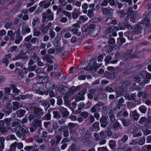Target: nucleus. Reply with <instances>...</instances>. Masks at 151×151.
<instances>
[{"label":"nucleus","mask_w":151,"mask_h":151,"mask_svg":"<svg viewBox=\"0 0 151 151\" xmlns=\"http://www.w3.org/2000/svg\"><path fill=\"white\" fill-rule=\"evenodd\" d=\"M142 24V22H140L134 28V31H132V33L135 34H138L141 33V31L144 26L143 24H145L146 27H151V22H150V19L148 18H146L144 19Z\"/></svg>","instance_id":"f257e3e1"},{"label":"nucleus","mask_w":151,"mask_h":151,"mask_svg":"<svg viewBox=\"0 0 151 151\" xmlns=\"http://www.w3.org/2000/svg\"><path fill=\"white\" fill-rule=\"evenodd\" d=\"M89 29L91 31V34L93 36L95 37L97 35L100 29L99 25L91 24L89 25Z\"/></svg>","instance_id":"f03ea898"},{"label":"nucleus","mask_w":151,"mask_h":151,"mask_svg":"<svg viewBox=\"0 0 151 151\" xmlns=\"http://www.w3.org/2000/svg\"><path fill=\"white\" fill-rule=\"evenodd\" d=\"M140 75L141 78H144L142 83L143 84H147L150 82L151 80V73L144 70L140 72Z\"/></svg>","instance_id":"7ed1b4c3"},{"label":"nucleus","mask_w":151,"mask_h":151,"mask_svg":"<svg viewBox=\"0 0 151 151\" xmlns=\"http://www.w3.org/2000/svg\"><path fill=\"white\" fill-rule=\"evenodd\" d=\"M41 84L40 83H36L33 86L32 89L33 90L37 93H38L41 95L44 94V92L40 90V88L41 87Z\"/></svg>","instance_id":"20e7f679"},{"label":"nucleus","mask_w":151,"mask_h":151,"mask_svg":"<svg viewBox=\"0 0 151 151\" xmlns=\"http://www.w3.org/2000/svg\"><path fill=\"white\" fill-rule=\"evenodd\" d=\"M42 110H43L40 107H36L34 108V113L37 116L38 119L40 118V116L44 114Z\"/></svg>","instance_id":"39448f33"},{"label":"nucleus","mask_w":151,"mask_h":151,"mask_svg":"<svg viewBox=\"0 0 151 151\" xmlns=\"http://www.w3.org/2000/svg\"><path fill=\"white\" fill-rule=\"evenodd\" d=\"M17 147L19 149L22 148L23 147V143L22 142L19 143L16 142L11 145L10 146V149L12 150H14L16 149Z\"/></svg>","instance_id":"423d86ee"},{"label":"nucleus","mask_w":151,"mask_h":151,"mask_svg":"<svg viewBox=\"0 0 151 151\" xmlns=\"http://www.w3.org/2000/svg\"><path fill=\"white\" fill-rule=\"evenodd\" d=\"M48 19V20L50 21H52L54 19L53 14L52 13L51 14L48 15L46 13L43 12L42 13V22L43 23L45 22L47 19Z\"/></svg>","instance_id":"0eeeda50"},{"label":"nucleus","mask_w":151,"mask_h":151,"mask_svg":"<svg viewBox=\"0 0 151 151\" xmlns=\"http://www.w3.org/2000/svg\"><path fill=\"white\" fill-rule=\"evenodd\" d=\"M58 91L63 94H67L69 91V88L63 85H60L58 87Z\"/></svg>","instance_id":"6e6552de"},{"label":"nucleus","mask_w":151,"mask_h":151,"mask_svg":"<svg viewBox=\"0 0 151 151\" xmlns=\"http://www.w3.org/2000/svg\"><path fill=\"white\" fill-rule=\"evenodd\" d=\"M28 57V56H26L25 53L21 52L19 53L15 58H13V60L14 61L21 59H26Z\"/></svg>","instance_id":"1a4fd4ad"},{"label":"nucleus","mask_w":151,"mask_h":151,"mask_svg":"<svg viewBox=\"0 0 151 151\" xmlns=\"http://www.w3.org/2000/svg\"><path fill=\"white\" fill-rule=\"evenodd\" d=\"M31 32V29L27 25H23L22 29V32L23 35H25Z\"/></svg>","instance_id":"9d476101"},{"label":"nucleus","mask_w":151,"mask_h":151,"mask_svg":"<svg viewBox=\"0 0 151 151\" xmlns=\"http://www.w3.org/2000/svg\"><path fill=\"white\" fill-rule=\"evenodd\" d=\"M101 10L103 11V14L105 15H110L112 14L113 10L112 9H109L106 8L102 7Z\"/></svg>","instance_id":"9b49d317"},{"label":"nucleus","mask_w":151,"mask_h":151,"mask_svg":"<svg viewBox=\"0 0 151 151\" xmlns=\"http://www.w3.org/2000/svg\"><path fill=\"white\" fill-rule=\"evenodd\" d=\"M59 109L60 111L62 116L63 117H66L69 115V113L65 108L60 107L59 108Z\"/></svg>","instance_id":"f8f14e48"},{"label":"nucleus","mask_w":151,"mask_h":151,"mask_svg":"<svg viewBox=\"0 0 151 151\" xmlns=\"http://www.w3.org/2000/svg\"><path fill=\"white\" fill-rule=\"evenodd\" d=\"M72 13V18L74 19H77L80 14L79 10L78 9L75 8L74 9Z\"/></svg>","instance_id":"ddd939ff"},{"label":"nucleus","mask_w":151,"mask_h":151,"mask_svg":"<svg viewBox=\"0 0 151 151\" xmlns=\"http://www.w3.org/2000/svg\"><path fill=\"white\" fill-rule=\"evenodd\" d=\"M39 6H41L43 9L48 8L50 5V3H47L46 1H41L39 3Z\"/></svg>","instance_id":"4468645a"},{"label":"nucleus","mask_w":151,"mask_h":151,"mask_svg":"<svg viewBox=\"0 0 151 151\" xmlns=\"http://www.w3.org/2000/svg\"><path fill=\"white\" fill-rule=\"evenodd\" d=\"M135 35L136 34L132 33V31L131 32H127L125 33L124 34V35L126 36L129 40H132L135 39V38L133 36V35Z\"/></svg>","instance_id":"2eb2a0df"},{"label":"nucleus","mask_w":151,"mask_h":151,"mask_svg":"<svg viewBox=\"0 0 151 151\" xmlns=\"http://www.w3.org/2000/svg\"><path fill=\"white\" fill-rule=\"evenodd\" d=\"M26 112V111L24 110L20 109L16 111V114L18 117H21L24 115Z\"/></svg>","instance_id":"dca6fc26"},{"label":"nucleus","mask_w":151,"mask_h":151,"mask_svg":"<svg viewBox=\"0 0 151 151\" xmlns=\"http://www.w3.org/2000/svg\"><path fill=\"white\" fill-rule=\"evenodd\" d=\"M20 103L18 102H13L12 103V109L16 110L20 108Z\"/></svg>","instance_id":"f3484780"},{"label":"nucleus","mask_w":151,"mask_h":151,"mask_svg":"<svg viewBox=\"0 0 151 151\" xmlns=\"http://www.w3.org/2000/svg\"><path fill=\"white\" fill-rule=\"evenodd\" d=\"M11 88L13 89V92L14 93H18L20 92V90L17 88L16 86L14 84H12L10 86Z\"/></svg>","instance_id":"a211bd4d"},{"label":"nucleus","mask_w":151,"mask_h":151,"mask_svg":"<svg viewBox=\"0 0 151 151\" xmlns=\"http://www.w3.org/2000/svg\"><path fill=\"white\" fill-rule=\"evenodd\" d=\"M128 114L127 112L126 111H122L118 112L117 114V116L118 117H120L122 115L124 116L127 117L128 116Z\"/></svg>","instance_id":"6ab92c4d"},{"label":"nucleus","mask_w":151,"mask_h":151,"mask_svg":"<svg viewBox=\"0 0 151 151\" xmlns=\"http://www.w3.org/2000/svg\"><path fill=\"white\" fill-rule=\"evenodd\" d=\"M52 23L50 22H49L46 26L44 27L42 31L44 33H46L52 26Z\"/></svg>","instance_id":"aec40b11"},{"label":"nucleus","mask_w":151,"mask_h":151,"mask_svg":"<svg viewBox=\"0 0 151 151\" xmlns=\"http://www.w3.org/2000/svg\"><path fill=\"white\" fill-rule=\"evenodd\" d=\"M78 109L76 111L77 113H80L81 111V109L83 108L84 106V104L83 102H81L78 104Z\"/></svg>","instance_id":"412c9836"},{"label":"nucleus","mask_w":151,"mask_h":151,"mask_svg":"<svg viewBox=\"0 0 151 151\" xmlns=\"http://www.w3.org/2000/svg\"><path fill=\"white\" fill-rule=\"evenodd\" d=\"M140 72L134 76L133 80L135 83H138L140 81L141 77L140 75Z\"/></svg>","instance_id":"4be33fe9"},{"label":"nucleus","mask_w":151,"mask_h":151,"mask_svg":"<svg viewBox=\"0 0 151 151\" xmlns=\"http://www.w3.org/2000/svg\"><path fill=\"white\" fill-rule=\"evenodd\" d=\"M7 35L10 37V40H13L15 38V34L12 30L8 31Z\"/></svg>","instance_id":"5701e85b"},{"label":"nucleus","mask_w":151,"mask_h":151,"mask_svg":"<svg viewBox=\"0 0 151 151\" xmlns=\"http://www.w3.org/2000/svg\"><path fill=\"white\" fill-rule=\"evenodd\" d=\"M21 123L22 121L20 119H18L12 123V126L14 127H17L16 128L19 127L20 126V124Z\"/></svg>","instance_id":"b1692460"},{"label":"nucleus","mask_w":151,"mask_h":151,"mask_svg":"<svg viewBox=\"0 0 151 151\" xmlns=\"http://www.w3.org/2000/svg\"><path fill=\"white\" fill-rule=\"evenodd\" d=\"M151 149V145H144L141 148V151H150Z\"/></svg>","instance_id":"393cba45"},{"label":"nucleus","mask_w":151,"mask_h":151,"mask_svg":"<svg viewBox=\"0 0 151 151\" xmlns=\"http://www.w3.org/2000/svg\"><path fill=\"white\" fill-rule=\"evenodd\" d=\"M17 39L15 41V42L16 44H19L23 39V37L21 35H16Z\"/></svg>","instance_id":"a878e982"},{"label":"nucleus","mask_w":151,"mask_h":151,"mask_svg":"<svg viewBox=\"0 0 151 151\" xmlns=\"http://www.w3.org/2000/svg\"><path fill=\"white\" fill-rule=\"evenodd\" d=\"M109 145L111 149H114L116 145V142L114 140H111L109 142Z\"/></svg>","instance_id":"bb28decb"},{"label":"nucleus","mask_w":151,"mask_h":151,"mask_svg":"<svg viewBox=\"0 0 151 151\" xmlns=\"http://www.w3.org/2000/svg\"><path fill=\"white\" fill-rule=\"evenodd\" d=\"M102 19L101 16H100L98 17L94 18L92 19V20L94 23H97L101 22Z\"/></svg>","instance_id":"cd10ccee"},{"label":"nucleus","mask_w":151,"mask_h":151,"mask_svg":"<svg viewBox=\"0 0 151 151\" xmlns=\"http://www.w3.org/2000/svg\"><path fill=\"white\" fill-rule=\"evenodd\" d=\"M131 115L132 116L134 119L135 120H137L139 117V115L135 111H133Z\"/></svg>","instance_id":"c85d7f7f"},{"label":"nucleus","mask_w":151,"mask_h":151,"mask_svg":"<svg viewBox=\"0 0 151 151\" xmlns=\"http://www.w3.org/2000/svg\"><path fill=\"white\" fill-rule=\"evenodd\" d=\"M53 116L54 118L57 119L60 118L61 116L60 113L57 111H54L53 112Z\"/></svg>","instance_id":"c756f323"},{"label":"nucleus","mask_w":151,"mask_h":151,"mask_svg":"<svg viewBox=\"0 0 151 151\" xmlns=\"http://www.w3.org/2000/svg\"><path fill=\"white\" fill-rule=\"evenodd\" d=\"M62 14L65 15L66 17H68L69 19L71 18V13L68 12L66 10H63L62 11Z\"/></svg>","instance_id":"7c9ffc66"},{"label":"nucleus","mask_w":151,"mask_h":151,"mask_svg":"<svg viewBox=\"0 0 151 151\" xmlns=\"http://www.w3.org/2000/svg\"><path fill=\"white\" fill-rule=\"evenodd\" d=\"M138 123L141 124H147L146 118L145 117H142L140 119V120L139 121Z\"/></svg>","instance_id":"2f4dec72"},{"label":"nucleus","mask_w":151,"mask_h":151,"mask_svg":"<svg viewBox=\"0 0 151 151\" xmlns=\"http://www.w3.org/2000/svg\"><path fill=\"white\" fill-rule=\"evenodd\" d=\"M123 125L125 127H127L130 124V121H127L126 120L124 119H121Z\"/></svg>","instance_id":"473e14b6"},{"label":"nucleus","mask_w":151,"mask_h":151,"mask_svg":"<svg viewBox=\"0 0 151 151\" xmlns=\"http://www.w3.org/2000/svg\"><path fill=\"white\" fill-rule=\"evenodd\" d=\"M119 122H116L114 124L113 127H112L113 124H111L110 125L109 127V129L113 128V129H114L119 126Z\"/></svg>","instance_id":"72a5a7b5"},{"label":"nucleus","mask_w":151,"mask_h":151,"mask_svg":"<svg viewBox=\"0 0 151 151\" xmlns=\"http://www.w3.org/2000/svg\"><path fill=\"white\" fill-rule=\"evenodd\" d=\"M125 42V39L123 37L119 38L117 40V42L119 45H122Z\"/></svg>","instance_id":"f704fd0d"},{"label":"nucleus","mask_w":151,"mask_h":151,"mask_svg":"<svg viewBox=\"0 0 151 151\" xmlns=\"http://www.w3.org/2000/svg\"><path fill=\"white\" fill-rule=\"evenodd\" d=\"M84 99V96H81L78 94V95L75 98V100L76 102H78L80 101H83Z\"/></svg>","instance_id":"c9c22d12"},{"label":"nucleus","mask_w":151,"mask_h":151,"mask_svg":"<svg viewBox=\"0 0 151 151\" xmlns=\"http://www.w3.org/2000/svg\"><path fill=\"white\" fill-rule=\"evenodd\" d=\"M53 57L50 55L46 54L43 57L42 59L44 61L49 60V59H52Z\"/></svg>","instance_id":"e433bc0d"},{"label":"nucleus","mask_w":151,"mask_h":151,"mask_svg":"<svg viewBox=\"0 0 151 151\" xmlns=\"http://www.w3.org/2000/svg\"><path fill=\"white\" fill-rule=\"evenodd\" d=\"M80 20L85 22L88 20V17L86 16H81L79 18Z\"/></svg>","instance_id":"4c0bfd02"},{"label":"nucleus","mask_w":151,"mask_h":151,"mask_svg":"<svg viewBox=\"0 0 151 151\" xmlns=\"http://www.w3.org/2000/svg\"><path fill=\"white\" fill-rule=\"evenodd\" d=\"M52 84L50 82H46L45 86L47 90H49L51 88L52 86Z\"/></svg>","instance_id":"58836bf2"},{"label":"nucleus","mask_w":151,"mask_h":151,"mask_svg":"<svg viewBox=\"0 0 151 151\" xmlns=\"http://www.w3.org/2000/svg\"><path fill=\"white\" fill-rule=\"evenodd\" d=\"M139 110L142 113H145L147 110L146 108L144 106H141L139 108Z\"/></svg>","instance_id":"ea45409f"},{"label":"nucleus","mask_w":151,"mask_h":151,"mask_svg":"<svg viewBox=\"0 0 151 151\" xmlns=\"http://www.w3.org/2000/svg\"><path fill=\"white\" fill-rule=\"evenodd\" d=\"M32 58L35 61H38L40 60V59L37 56V54L34 52L33 53Z\"/></svg>","instance_id":"a19ab883"},{"label":"nucleus","mask_w":151,"mask_h":151,"mask_svg":"<svg viewBox=\"0 0 151 151\" xmlns=\"http://www.w3.org/2000/svg\"><path fill=\"white\" fill-rule=\"evenodd\" d=\"M109 116L110 120L111 122H114L115 120V116L112 112L109 113Z\"/></svg>","instance_id":"79ce46f5"},{"label":"nucleus","mask_w":151,"mask_h":151,"mask_svg":"<svg viewBox=\"0 0 151 151\" xmlns=\"http://www.w3.org/2000/svg\"><path fill=\"white\" fill-rule=\"evenodd\" d=\"M80 115L81 116L83 117V118L86 119L88 116L89 114L88 112L84 111L81 112Z\"/></svg>","instance_id":"37998d69"},{"label":"nucleus","mask_w":151,"mask_h":151,"mask_svg":"<svg viewBox=\"0 0 151 151\" xmlns=\"http://www.w3.org/2000/svg\"><path fill=\"white\" fill-rule=\"evenodd\" d=\"M104 90L109 93L112 92L114 91V89L111 87V86H106Z\"/></svg>","instance_id":"c03bdc74"},{"label":"nucleus","mask_w":151,"mask_h":151,"mask_svg":"<svg viewBox=\"0 0 151 151\" xmlns=\"http://www.w3.org/2000/svg\"><path fill=\"white\" fill-rule=\"evenodd\" d=\"M95 106L96 109V110L97 111H99L101 109V107H103L102 103L101 102H99L98 104L95 105Z\"/></svg>","instance_id":"a18cd8bd"},{"label":"nucleus","mask_w":151,"mask_h":151,"mask_svg":"<svg viewBox=\"0 0 151 151\" xmlns=\"http://www.w3.org/2000/svg\"><path fill=\"white\" fill-rule=\"evenodd\" d=\"M93 10L92 9H89L88 11V13L87 15L90 18H91L93 17L94 15L93 13Z\"/></svg>","instance_id":"49530a36"},{"label":"nucleus","mask_w":151,"mask_h":151,"mask_svg":"<svg viewBox=\"0 0 151 151\" xmlns=\"http://www.w3.org/2000/svg\"><path fill=\"white\" fill-rule=\"evenodd\" d=\"M43 9V8L40 6H39L34 13V14H39L42 11Z\"/></svg>","instance_id":"de8ad7c7"},{"label":"nucleus","mask_w":151,"mask_h":151,"mask_svg":"<svg viewBox=\"0 0 151 151\" xmlns=\"http://www.w3.org/2000/svg\"><path fill=\"white\" fill-rule=\"evenodd\" d=\"M49 34L50 35V38L52 39H53L55 37V33L52 29H50Z\"/></svg>","instance_id":"09e8293b"},{"label":"nucleus","mask_w":151,"mask_h":151,"mask_svg":"<svg viewBox=\"0 0 151 151\" xmlns=\"http://www.w3.org/2000/svg\"><path fill=\"white\" fill-rule=\"evenodd\" d=\"M71 30L73 33L76 35L77 36H79L81 35V32H78V29L76 28H73Z\"/></svg>","instance_id":"8fccbe9b"},{"label":"nucleus","mask_w":151,"mask_h":151,"mask_svg":"<svg viewBox=\"0 0 151 151\" xmlns=\"http://www.w3.org/2000/svg\"><path fill=\"white\" fill-rule=\"evenodd\" d=\"M68 126H66L67 128H68L69 130L72 129L74 128L75 127V124L72 122L69 123L68 124Z\"/></svg>","instance_id":"3c124183"},{"label":"nucleus","mask_w":151,"mask_h":151,"mask_svg":"<svg viewBox=\"0 0 151 151\" xmlns=\"http://www.w3.org/2000/svg\"><path fill=\"white\" fill-rule=\"evenodd\" d=\"M12 120V118H7L4 120V122L6 125H9L10 124V122Z\"/></svg>","instance_id":"603ef678"},{"label":"nucleus","mask_w":151,"mask_h":151,"mask_svg":"<svg viewBox=\"0 0 151 151\" xmlns=\"http://www.w3.org/2000/svg\"><path fill=\"white\" fill-rule=\"evenodd\" d=\"M41 78L42 79V83H45V82L48 81V80L47 74V75H44V76H43Z\"/></svg>","instance_id":"864d4df0"},{"label":"nucleus","mask_w":151,"mask_h":151,"mask_svg":"<svg viewBox=\"0 0 151 151\" xmlns=\"http://www.w3.org/2000/svg\"><path fill=\"white\" fill-rule=\"evenodd\" d=\"M61 35H60L59 33H58L55 37V38L54 39L53 42L55 41H57V43H58V42L61 40Z\"/></svg>","instance_id":"5fc2aeb1"},{"label":"nucleus","mask_w":151,"mask_h":151,"mask_svg":"<svg viewBox=\"0 0 151 151\" xmlns=\"http://www.w3.org/2000/svg\"><path fill=\"white\" fill-rule=\"evenodd\" d=\"M145 141V139L144 137H142L138 142V144L140 145H144Z\"/></svg>","instance_id":"6e6d98bb"},{"label":"nucleus","mask_w":151,"mask_h":151,"mask_svg":"<svg viewBox=\"0 0 151 151\" xmlns=\"http://www.w3.org/2000/svg\"><path fill=\"white\" fill-rule=\"evenodd\" d=\"M118 15L120 17H123L125 16V14L123 10H119L117 11Z\"/></svg>","instance_id":"4d7b16f0"},{"label":"nucleus","mask_w":151,"mask_h":151,"mask_svg":"<svg viewBox=\"0 0 151 151\" xmlns=\"http://www.w3.org/2000/svg\"><path fill=\"white\" fill-rule=\"evenodd\" d=\"M143 132L145 136H147L151 133V131L147 129H144Z\"/></svg>","instance_id":"13d9d810"},{"label":"nucleus","mask_w":151,"mask_h":151,"mask_svg":"<svg viewBox=\"0 0 151 151\" xmlns=\"http://www.w3.org/2000/svg\"><path fill=\"white\" fill-rule=\"evenodd\" d=\"M8 131L7 128H5L3 127H1L0 128V132L2 133H7Z\"/></svg>","instance_id":"bf43d9fd"},{"label":"nucleus","mask_w":151,"mask_h":151,"mask_svg":"<svg viewBox=\"0 0 151 151\" xmlns=\"http://www.w3.org/2000/svg\"><path fill=\"white\" fill-rule=\"evenodd\" d=\"M37 5H35L33 6L30 8L29 9V12L30 13H32L36 10L37 7Z\"/></svg>","instance_id":"052dcab7"},{"label":"nucleus","mask_w":151,"mask_h":151,"mask_svg":"<svg viewBox=\"0 0 151 151\" xmlns=\"http://www.w3.org/2000/svg\"><path fill=\"white\" fill-rule=\"evenodd\" d=\"M88 26L87 25H84L82 28V30L83 31L85 32H88L90 31V29L88 28Z\"/></svg>","instance_id":"680f3d73"},{"label":"nucleus","mask_w":151,"mask_h":151,"mask_svg":"<svg viewBox=\"0 0 151 151\" xmlns=\"http://www.w3.org/2000/svg\"><path fill=\"white\" fill-rule=\"evenodd\" d=\"M108 117L106 116H103L101 117L100 119V121L101 123H105Z\"/></svg>","instance_id":"e2e57ef3"},{"label":"nucleus","mask_w":151,"mask_h":151,"mask_svg":"<svg viewBox=\"0 0 151 151\" xmlns=\"http://www.w3.org/2000/svg\"><path fill=\"white\" fill-rule=\"evenodd\" d=\"M37 67L36 65H33L32 66H29L27 68V70L30 71H34Z\"/></svg>","instance_id":"0e129e2a"},{"label":"nucleus","mask_w":151,"mask_h":151,"mask_svg":"<svg viewBox=\"0 0 151 151\" xmlns=\"http://www.w3.org/2000/svg\"><path fill=\"white\" fill-rule=\"evenodd\" d=\"M15 66L16 67H19L21 68H23L24 64L21 62H17L15 63Z\"/></svg>","instance_id":"69168bd1"},{"label":"nucleus","mask_w":151,"mask_h":151,"mask_svg":"<svg viewBox=\"0 0 151 151\" xmlns=\"http://www.w3.org/2000/svg\"><path fill=\"white\" fill-rule=\"evenodd\" d=\"M109 4L111 6H114L116 7V3L114 0H109Z\"/></svg>","instance_id":"338daca9"},{"label":"nucleus","mask_w":151,"mask_h":151,"mask_svg":"<svg viewBox=\"0 0 151 151\" xmlns=\"http://www.w3.org/2000/svg\"><path fill=\"white\" fill-rule=\"evenodd\" d=\"M81 22L80 21H78L75 24H74L72 25V27H75L76 28H79L80 27V24Z\"/></svg>","instance_id":"774afa93"}]
</instances>
